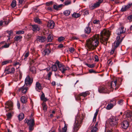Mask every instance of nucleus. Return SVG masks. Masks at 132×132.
Segmentation results:
<instances>
[{
    "label": "nucleus",
    "mask_w": 132,
    "mask_h": 132,
    "mask_svg": "<svg viewBox=\"0 0 132 132\" xmlns=\"http://www.w3.org/2000/svg\"><path fill=\"white\" fill-rule=\"evenodd\" d=\"M90 130L91 132H95L97 130V127L94 126H92L90 128Z\"/></svg>",
    "instance_id": "nucleus-29"
},
{
    "label": "nucleus",
    "mask_w": 132,
    "mask_h": 132,
    "mask_svg": "<svg viewBox=\"0 0 132 132\" xmlns=\"http://www.w3.org/2000/svg\"><path fill=\"white\" fill-rule=\"evenodd\" d=\"M15 71V69L13 67L7 68L5 70L4 73L8 74H13Z\"/></svg>",
    "instance_id": "nucleus-11"
},
{
    "label": "nucleus",
    "mask_w": 132,
    "mask_h": 132,
    "mask_svg": "<svg viewBox=\"0 0 132 132\" xmlns=\"http://www.w3.org/2000/svg\"><path fill=\"white\" fill-rule=\"evenodd\" d=\"M34 125H28L29 126V129L30 131H32L33 129V126Z\"/></svg>",
    "instance_id": "nucleus-46"
},
{
    "label": "nucleus",
    "mask_w": 132,
    "mask_h": 132,
    "mask_svg": "<svg viewBox=\"0 0 132 132\" xmlns=\"http://www.w3.org/2000/svg\"><path fill=\"white\" fill-rule=\"evenodd\" d=\"M118 119L116 117H113L110 118L109 120V124L111 126H114L117 124Z\"/></svg>",
    "instance_id": "nucleus-6"
},
{
    "label": "nucleus",
    "mask_w": 132,
    "mask_h": 132,
    "mask_svg": "<svg viewBox=\"0 0 132 132\" xmlns=\"http://www.w3.org/2000/svg\"><path fill=\"white\" fill-rule=\"evenodd\" d=\"M42 105L44 111V112L46 111L47 109V107L46 104L44 102H43L42 104Z\"/></svg>",
    "instance_id": "nucleus-40"
},
{
    "label": "nucleus",
    "mask_w": 132,
    "mask_h": 132,
    "mask_svg": "<svg viewBox=\"0 0 132 132\" xmlns=\"http://www.w3.org/2000/svg\"><path fill=\"white\" fill-rule=\"evenodd\" d=\"M42 89V87L40 84L38 82H37L36 84L35 89L38 91H40Z\"/></svg>",
    "instance_id": "nucleus-20"
},
{
    "label": "nucleus",
    "mask_w": 132,
    "mask_h": 132,
    "mask_svg": "<svg viewBox=\"0 0 132 132\" xmlns=\"http://www.w3.org/2000/svg\"><path fill=\"white\" fill-rule=\"evenodd\" d=\"M80 16V15L79 13H73L72 14V16L75 18H77Z\"/></svg>",
    "instance_id": "nucleus-39"
},
{
    "label": "nucleus",
    "mask_w": 132,
    "mask_h": 132,
    "mask_svg": "<svg viewBox=\"0 0 132 132\" xmlns=\"http://www.w3.org/2000/svg\"><path fill=\"white\" fill-rule=\"evenodd\" d=\"M85 31L86 33L89 34L91 31L90 28L89 26L87 27L85 29Z\"/></svg>",
    "instance_id": "nucleus-27"
},
{
    "label": "nucleus",
    "mask_w": 132,
    "mask_h": 132,
    "mask_svg": "<svg viewBox=\"0 0 132 132\" xmlns=\"http://www.w3.org/2000/svg\"><path fill=\"white\" fill-rule=\"evenodd\" d=\"M75 49L73 47H71L69 49V51L71 52H73L74 51Z\"/></svg>",
    "instance_id": "nucleus-59"
},
{
    "label": "nucleus",
    "mask_w": 132,
    "mask_h": 132,
    "mask_svg": "<svg viewBox=\"0 0 132 132\" xmlns=\"http://www.w3.org/2000/svg\"><path fill=\"white\" fill-rule=\"evenodd\" d=\"M9 61H4L2 62V65H4L5 64H7L9 63Z\"/></svg>",
    "instance_id": "nucleus-48"
},
{
    "label": "nucleus",
    "mask_w": 132,
    "mask_h": 132,
    "mask_svg": "<svg viewBox=\"0 0 132 132\" xmlns=\"http://www.w3.org/2000/svg\"><path fill=\"white\" fill-rule=\"evenodd\" d=\"M88 14V11H86L84 12V15H87Z\"/></svg>",
    "instance_id": "nucleus-62"
},
{
    "label": "nucleus",
    "mask_w": 132,
    "mask_h": 132,
    "mask_svg": "<svg viewBox=\"0 0 132 132\" xmlns=\"http://www.w3.org/2000/svg\"><path fill=\"white\" fill-rule=\"evenodd\" d=\"M89 93L88 91H86L85 92H83L80 93L79 95H77V97H76V99L77 100H80V96H82L84 97H85L87 95H89Z\"/></svg>",
    "instance_id": "nucleus-14"
},
{
    "label": "nucleus",
    "mask_w": 132,
    "mask_h": 132,
    "mask_svg": "<svg viewBox=\"0 0 132 132\" xmlns=\"http://www.w3.org/2000/svg\"><path fill=\"white\" fill-rule=\"evenodd\" d=\"M124 115H125L126 118L129 121H131L132 120V111L127 110L124 113Z\"/></svg>",
    "instance_id": "nucleus-8"
},
{
    "label": "nucleus",
    "mask_w": 132,
    "mask_h": 132,
    "mask_svg": "<svg viewBox=\"0 0 132 132\" xmlns=\"http://www.w3.org/2000/svg\"><path fill=\"white\" fill-rule=\"evenodd\" d=\"M96 117H94L93 119V121L94 122H95L96 121Z\"/></svg>",
    "instance_id": "nucleus-63"
},
{
    "label": "nucleus",
    "mask_w": 132,
    "mask_h": 132,
    "mask_svg": "<svg viewBox=\"0 0 132 132\" xmlns=\"http://www.w3.org/2000/svg\"><path fill=\"white\" fill-rule=\"evenodd\" d=\"M46 40L45 37L43 36H37V37L36 40L37 43H43Z\"/></svg>",
    "instance_id": "nucleus-16"
},
{
    "label": "nucleus",
    "mask_w": 132,
    "mask_h": 132,
    "mask_svg": "<svg viewBox=\"0 0 132 132\" xmlns=\"http://www.w3.org/2000/svg\"><path fill=\"white\" fill-rule=\"evenodd\" d=\"M22 38V37L21 36H16L14 38V40L15 41H17L20 40Z\"/></svg>",
    "instance_id": "nucleus-33"
},
{
    "label": "nucleus",
    "mask_w": 132,
    "mask_h": 132,
    "mask_svg": "<svg viewBox=\"0 0 132 132\" xmlns=\"http://www.w3.org/2000/svg\"><path fill=\"white\" fill-rule=\"evenodd\" d=\"M7 33L10 36L11 34L12 33H13V31L12 30L10 31H7Z\"/></svg>",
    "instance_id": "nucleus-55"
},
{
    "label": "nucleus",
    "mask_w": 132,
    "mask_h": 132,
    "mask_svg": "<svg viewBox=\"0 0 132 132\" xmlns=\"http://www.w3.org/2000/svg\"><path fill=\"white\" fill-rule=\"evenodd\" d=\"M52 74V73L51 72H49L47 74V77L48 78H49L50 77L51 75Z\"/></svg>",
    "instance_id": "nucleus-57"
},
{
    "label": "nucleus",
    "mask_w": 132,
    "mask_h": 132,
    "mask_svg": "<svg viewBox=\"0 0 132 132\" xmlns=\"http://www.w3.org/2000/svg\"><path fill=\"white\" fill-rule=\"evenodd\" d=\"M55 23L54 21L52 20L49 21L48 24L47 26L50 28H53L54 26Z\"/></svg>",
    "instance_id": "nucleus-19"
},
{
    "label": "nucleus",
    "mask_w": 132,
    "mask_h": 132,
    "mask_svg": "<svg viewBox=\"0 0 132 132\" xmlns=\"http://www.w3.org/2000/svg\"><path fill=\"white\" fill-rule=\"evenodd\" d=\"M63 5L62 4H60L58 6L56 5H54L53 6L54 8L56 10H58L59 9L62 7V6Z\"/></svg>",
    "instance_id": "nucleus-32"
},
{
    "label": "nucleus",
    "mask_w": 132,
    "mask_h": 132,
    "mask_svg": "<svg viewBox=\"0 0 132 132\" xmlns=\"http://www.w3.org/2000/svg\"><path fill=\"white\" fill-rule=\"evenodd\" d=\"M65 39V38L64 37L61 36L58 38V40L59 42H60L64 40Z\"/></svg>",
    "instance_id": "nucleus-43"
},
{
    "label": "nucleus",
    "mask_w": 132,
    "mask_h": 132,
    "mask_svg": "<svg viewBox=\"0 0 132 132\" xmlns=\"http://www.w3.org/2000/svg\"><path fill=\"white\" fill-rule=\"evenodd\" d=\"M64 126L63 128H62V130L61 131L60 129H59V132H66L67 130V125L65 123V121H64Z\"/></svg>",
    "instance_id": "nucleus-22"
},
{
    "label": "nucleus",
    "mask_w": 132,
    "mask_h": 132,
    "mask_svg": "<svg viewBox=\"0 0 132 132\" xmlns=\"http://www.w3.org/2000/svg\"><path fill=\"white\" fill-rule=\"evenodd\" d=\"M64 14L66 16H68L70 14V12L69 10H66L64 12Z\"/></svg>",
    "instance_id": "nucleus-42"
},
{
    "label": "nucleus",
    "mask_w": 132,
    "mask_h": 132,
    "mask_svg": "<svg viewBox=\"0 0 132 132\" xmlns=\"http://www.w3.org/2000/svg\"><path fill=\"white\" fill-rule=\"evenodd\" d=\"M129 124L127 121H123L121 123V126L122 127L125 129H127L129 126Z\"/></svg>",
    "instance_id": "nucleus-18"
},
{
    "label": "nucleus",
    "mask_w": 132,
    "mask_h": 132,
    "mask_svg": "<svg viewBox=\"0 0 132 132\" xmlns=\"http://www.w3.org/2000/svg\"><path fill=\"white\" fill-rule=\"evenodd\" d=\"M29 54V52H25L24 53V57H25V58H24V59H25V58H26L28 57Z\"/></svg>",
    "instance_id": "nucleus-45"
},
{
    "label": "nucleus",
    "mask_w": 132,
    "mask_h": 132,
    "mask_svg": "<svg viewBox=\"0 0 132 132\" xmlns=\"http://www.w3.org/2000/svg\"><path fill=\"white\" fill-rule=\"evenodd\" d=\"M50 52L51 51L49 49H46L44 50L43 53L44 55H48L50 53Z\"/></svg>",
    "instance_id": "nucleus-26"
},
{
    "label": "nucleus",
    "mask_w": 132,
    "mask_h": 132,
    "mask_svg": "<svg viewBox=\"0 0 132 132\" xmlns=\"http://www.w3.org/2000/svg\"><path fill=\"white\" fill-rule=\"evenodd\" d=\"M27 98L24 96H22L21 98V102L23 103H25L27 102Z\"/></svg>",
    "instance_id": "nucleus-24"
},
{
    "label": "nucleus",
    "mask_w": 132,
    "mask_h": 132,
    "mask_svg": "<svg viewBox=\"0 0 132 132\" xmlns=\"http://www.w3.org/2000/svg\"><path fill=\"white\" fill-rule=\"evenodd\" d=\"M28 89V88L25 85L21 87L19 89V92L23 94L25 93Z\"/></svg>",
    "instance_id": "nucleus-15"
},
{
    "label": "nucleus",
    "mask_w": 132,
    "mask_h": 132,
    "mask_svg": "<svg viewBox=\"0 0 132 132\" xmlns=\"http://www.w3.org/2000/svg\"><path fill=\"white\" fill-rule=\"evenodd\" d=\"M126 31V29L125 28H124V27H121L120 28H119L116 31V33L117 35H118V36H117V37H120V36H119V35H120L121 34H123L125 33ZM125 35H124L123 36H121V38L122 39H121L122 40L123 39V38L125 37ZM121 40L120 39V41Z\"/></svg>",
    "instance_id": "nucleus-5"
},
{
    "label": "nucleus",
    "mask_w": 132,
    "mask_h": 132,
    "mask_svg": "<svg viewBox=\"0 0 132 132\" xmlns=\"http://www.w3.org/2000/svg\"><path fill=\"white\" fill-rule=\"evenodd\" d=\"M53 38V37L52 35L50 34L49 35L47 38L48 41L49 42H51Z\"/></svg>",
    "instance_id": "nucleus-34"
},
{
    "label": "nucleus",
    "mask_w": 132,
    "mask_h": 132,
    "mask_svg": "<svg viewBox=\"0 0 132 132\" xmlns=\"http://www.w3.org/2000/svg\"><path fill=\"white\" fill-rule=\"evenodd\" d=\"M93 23L96 24H97L96 26L97 27H99L100 26V22L99 21V20H94L93 21Z\"/></svg>",
    "instance_id": "nucleus-41"
},
{
    "label": "nucleus",
    "mask_w": 132,
    "mask_h": 132,
    "mask_svg": "<svg viewBox=\"0 0 132 132\" xmlns=\"http://www.w3.org/2000/svg\"><path fill=\"white\" fill-rule=\"evenodd\" d=\"M41 99L42 100L45 101H46L48 100L45 97V95L44 93H43L42 94L41 97Z\"/></svg>",
    "instance_id": "nucleus-38"
},
{
    "label": "nucleus",
    "mask_w": 132,
    "mask_h": 132,
    "mask_svg": "<svg viewBox=\"0 0 132 132\" xmlns=\"http://www.w3.org/2000/svg\"><path fill=\"white\" fill-rule=\"evenodd\" d=\"M55 63L57 65L59 70L62 73H64L65 71L69 69L68 67L65 66L58 60L56 61Z\"/></svg>",
    "instance_id": "nucleus-3"
},
{
    "label": "nucleus",
    "mask_w": 132,
    "mask_h": 132,
    "mask_svg": "<svg viewBox=\"0 0 132 132\" xmlns=\"http://www.w3.org/2000/svg\"><path fill=\"white\" fill-rule=\"evenodd\" d=\"M32 78H30L29 76H27L25 80V84L26 85H30L32 83Z\"/></svg>",
    "instance_id": "nucleus-10"
},
{
    "label": "nucleus",
    "mask_w": 132,
    "mask_h": 132,
    "mask_svg": "<svg viewBox=\"0 0 132 132\" xmlns=\"http://www.w3.org/2000/svg\"><path fill=\"white\" fill-rule=\"evenodd\" d=\"M10 45V44H6V43L5 44H4V45L2 46L1 48L2 49L3 48H7Z\"/></svg>",
    "instance_id": "nucleus-44"
},
{
    "label": "nucleus",
    "mask_w": 132,
    "mask_h": 132,
    "mask_svg": "<svg viewBox=\"0 0 132 132\" xmlns=\"http://www.w3.org/2000/svg\"><path fill=\"white\" fill-rule=\"evenodd\" d=\"M16 34L17 35H20L23 34L24 31L23 30H19L18 31H16Z\"/></svg>",
    "instance_id": "nucleus-37"
},
{
    "label": "nucleus",
    "mask_w": 132,
    "mask_h": 132,
    "mask_svg": "<svg viewBox=\"0 0 132 132\" xmlns=\"http://www.w3.org/2000/svg\"><path fill=\"white\" fill-rule=\"evenodd\" d=\"M99 112V110L98 109H96V112L94 114V117H96L97 116L98 113Z\"/></svg>",
    "instance_id": "nucleus-52"
},
{
    "label": "nucleus",
    "mask_w": 132,
    "mask_h": 132,
    "mask_svg": "<svg viewBox=\"0 0 132 132\" xmlns=\"http://www.w3.org/2000/svg\"><path fill=\"white\" fill-rule=\"evenodd\" d=\"M19 63L18 62H14L13 64V65L14 66H16L18 65H19Z\"/></svg>",
    "instance_id": "nucleus-60"
},
{
    "label": "nucleus",
    "mask_w": 132,
    "mask_h": 132,
    "mask_svg": "<svg viewBox=\"0 0 132 132\" xmlns=\"http://www.w3.org/2000/svg\"><path fill=\"white\" fill-rule=\"evenodd\" d=\"M17 106L18 108L19 109L20 108V104L19 103L18 101V102L17 103Z\"/></svg>",
    "instance_id": "nucleus-61"
},
{
    "label": "nucleus",
    "mask_w": 132,
    "mask_h": 132,
    "mask_svg": "<svg viewBox=\"0 0 132 132\" xmlns=\"http://www.w3.org/2000/svg\"><path fill=\"white\" fill-rule=\"evenodd\" d=\"M110 35V31L109 30L104 29L101 32L100 38L99 35H96L87 41L86 44L87 48L90 50L95 49L98 45L99 39L101 43L106 45Z\"/></svg>",
    "instance_id": "nucleus-1"
},
{
    "label": "nucleus",
    "mask_w": 132,
    "mask_h": 132,
    "mask_svg": "<svg viewBox=\"0 0 132 132\" xmlns=\"http://www.w3.org/2000/svg\"><path fill=\"white\" fill-rule=\"evenodd\" d=\"M89 72L90 73H96L97 72L93 70V69H90L89 70Z\"/></svg>",
    "instance_id": "nucleus-49"
},
{
    "label": "nucleus",
    "mask_w": 132,
    "mask_h": 132,
    "mask_svg": "<svg viewBox=\"0 0 132 132\" xmlns=\"http://www.w3.org/2000/svg\"><path fill=\"white\" fill-rule=\"evenodd\" d=\"M30 71L33 73H36V70L35 68L34 67H31L30 68Z\"/></svg>",
    "instance_id": "nucleus-36"
},
{
    "label": "nucleus",
    "mask_w": 132,
    "mask_h": 132,
    "mask_svg": "<svg viewBox=\"0 0 132 132\" xmlns=\"http://www.w3.org/2000/svg\"><path fill=\"white\" fill-rule=\"evenodd\" d=\"M71 3V2L70 1H65L64 3L65 5H67L70 4Z\"/></svg>",
    "instance_id": "nucleus-51"
},
{
    "label": "nucleus",
    "mask_w": 132,
    "mask_h": 132,
    "mask_svg": "<svg viewBox=\"0 0 132 132\" xmlns=\"http://www.w3.org/2000/svg\"><path fill=\"white\" fill-rule=\"evenodd\" d=\"M88 66L90 68H92L94 67L95 65L94 64H89L88 65Z\"/></svg>",
    "instance_id": "nucleus-54"
},
{
    "label": "nucleus",
    "mask_w": 132,
    "mask_h": 132,
    "mask_svg": "<svg viewBox=\"0 0 132 132\" xmlns=\"http://www.w3.org/2000/svg\"><path fill=\"white\" fill-rule=\"evenodd\" d=\"M132 5V3H130L127 5H124L122 6L121 10L122 12L125 11L128 9L130 8Z\"/></svg>",
    "instance_id": "nucleus-12"
},
{
    "label": "nucleus",
    "mask_w": 132,
    "mask_h": 132,
    "mask_svg": "<svg viewBox=\"0 0 132 132\" xmlns=\"http://www.w3.org/2000/svg\"><path fill=\"white\" fill-rule=\"evenodd\" d=\"M24 122L27 123L28 125H34V121L32 118L30 119H25Z\"/></svg>",
    "instance_id": "nucleus-17"
},
{
    "label": "nucleus",
    "mask_w": 132,
    "mask_h": 132,
    "mask_svg": "<svg viewBox=\"0 0 132 132\" xmlns=\"http://www.w3.org/2000/svg\"><path fill=\"white\" fill-rule=\"evenodd\" d=\"M5 108L7 110H12L13 108V104L12 102L11 101H9L5 103Z\"/></svg>",
    "instance_id": "nucleus-9"
},
{
    "label": "nucleus",
    "mask_w": 132,
    "mask_h": 132,
    "mask_svg": "<svg viewBox=\"0 0 132 132\" xmlns=\"http://www.w3.org/2000/svg\"><path fill=\"white\" fill-rule=\"evenodd\" d=\"M46 5L47 6H48L50 4H53V2L52 1H50L49 2H47L46 3Z\"/></svg>",
    "instance_id": "nucleus-50"
},
{
    "label": "nucleus",
    "mask_w": 132,
    "mask_h": 132,
    "mask_svg": "<svg viewBox=\"0 0 132 132\" xmlns=\"http://www.w3.org/2000/svg\"><path fill=\"white\" fill-rule=\"evenodd\" d=\"M94 58L95 59V61H98V57L97 55H95V56Z\"/></svg>",
    "instance_id": "nucleus-58"
},
{
    "label": "nucleus",
    "mask_w": 132,
    "mask_h": 132,
    "mask_svg": "<svg viewBox=\"0 0 132 132\" xmlns=\"http://www.w3.org/2000/svg\"><path fill=\"white\" fill-rule=\"evenodd\" d=\"M6 116L8 119H10L12 117V114L10 113L6 114Z\"/></svg>",
    "instance_id": "nucleus-47"
},
{
    "label": "nucleus",
    "mask_w": 132,
    "mask_h": 132,
    "mask_svg": "<svg viewBox=\"0 0 132 132\" xmlns=\"http://www.w3.org/2000/svg\"><path fill=\"white\" fill-rule=\"evenodd\" d=\"M16 2L15 0H13L11 4V5L12 8H14L16 6Z\"/></svg>",
    "instance_id": "nucleus-35"
},
{
    "label": "nucleus",
    "mask_w": 132,
    "mask_h": 132,
    "mask_svg": "<svg viewBox=\"0 0 132 132\" xmlns=\"http://www.w3.org/2000/svg\"><path fill=\"white\" fill-rule=\"evenodd\" d=\"M32 30L34 31H39L40 29V27L39 26L36 25L34 24L32 25Z\"/></svg>",
    "instance_id": "nucleus-21"
},
{
    "label": "nucleus",
    "mask_w": 132,
    "mask_h": 132,
    "mask_svg": "<svg viewBox=\"0 0 132 132\" xmlns=\"http://www.w3.org/2000/svg\"><path fill=\"white\" fill-rule=\"evenodd\" d=\"M24 117V115L23 113H20L18 116V117L19 120H22L23 118Z\"/></svg>",
    "instance_id": "nucleus-31"
},
{
    "label": "nucleus",
    "mask_w": 132,
    "mask_h": 132,
    "mask_svg": "<svg viewBox=\"0 0 132 132\" xmlns=\"http://www.w3.org/2000/svg\"><path fill=\"white\" fill-rule=\"evenodd\" d=\"M128 19L130 21H132V15L128 16Z\"/></svg>",
    "instance_id": "nucleus-56"
},
{
    "label": "nucleus",
    "mask_w": 132,
    "mask_h": 132,
    "mask_svg": "<svg viewBox=\"0 0 132 132\" xmlns=\"http://www.w3.org/2000/svg\"><path fill=\"white\" fill-rule=\"evenodd\" d=\"M117 82V81L116 80L111 81V87L113 88V87H115L116 85Z\"/></svg>",
    "instance_id": "nucleus-28"
},
{
    "label": "nucleus",
    "mask_w": 132,
    "mask_h": 132,
    "mask_svg": "<svg viewBox=\"0 0 132 132\" xmlns=\"http://www.w3.org/2000/svg\"><path fill=\"white\" fill-rule=\"evenodd\" d=\"M103 1V0H98V1L96 3L90 5H89V8L91 9H93L99 7Z\"/></svg>",
    "instance_id": "nucleus-7"
},
{
    "label": "nucleus",
    "mask_w": 132,
    "mask_h": 132,
    "mask_svg": "<svg viewBox=\"0 0 132 132\" xmlns=\"http://www.w3.org/2000/svg\"><path fill=\"white\" fill-rule=\"evenodd\" d=\"M52 70V71H56L57 69V68L55 64L52 65L51 67Z\"/></svg>",
    "instance_id": "nucleus-30"
},
{
    "label": "nucleus",
    "mask_w": 132,
    "mask_h": 132,
    "mask_svg": "<svg viewBox=\"0 0 132 132\" xmlns=\"http://www.w3.org/2000/svg\"><path fill=\"white\" fill-rule=\"evenodd\" d=\"M34 21L36 22L39 24H41L42 23V22L37 17H36L34 18Z\"/></svg>",
    "instance_id": "nucleus-25"
},
{
    "label": "nucleus",
    "mask_w": 132,
    "mask_h": 132,
    "mask_svg": "<svg viewBox=\"0 0 132 132\" xmlns=\"http://www.w3.org/2000/svg\"><path fill=\"white\" fill-rule=\"evenodd\" d=\"M123 101L122 100H120L118 101V104L121 105L123 104Z\"/></svg>",
    "instance_id": "nucleus-53"
},
{
    "label": "nucleus",
    "mask_w": 132,
    "mask_h": 132,
    "mask_svg": "<svg viewBox=\"0 0 132 132\" xmlns=\"http://www.w3.org/2000/svg\"><path fill=\"white\" fill-rule=\"evenodd\" d=\"M84 118L82 114L81 115L78 114L76 117L75 123L73 127V132H76L78 129L80 124L82 123Z\"/></svg>",
    "instance_id": "nucleus-2"
},
{
    "label": "nucleus",
    "mask_w": 132,
    "mask_h": 132,
    "mask_svg": "<svg viewBox=\"0 0 132 132\" xmlns=\"http://www.w3.org/2000/svg\"><path fill=\"white\" fill-rule=\"evenodd\" d=\"M107 90V89L104 86L100 87L98 89V92L100 93H108L109 92Z\"/></svg>",
    "instance_id": "nucleus-13"
},
{
    "label": "nucleus",
    "mask_w": 132,
    "mask_h": 132,
    "mask_svg": "<svg viewBox=\"0 0 132 132\" xmlns=\"http://www.w3.org/2000/svg\"><path fill=\"white\" fill-rule=\"evenodd\" d=\"M120 37H117L116 38L117 41L116 42H115L114 43V46L113 47H112L110 52V54H112L114 53V52L115 49L118 46L120 43L121 42L122 40L121 39L120 41Z\"/></svg>",
    "instance_id": "nucleus-4"
},
{
    "label": "nucleus",
    "mask_w": 132,
    "mask_h": 132,
    "mask_svg": "<svg viewBox=\"0 0 132 132\" xmlns=\"http://www.w3.org/2000/svg\"><path fill=\"white\" fill-rule=\"evenodd\" d=\"M116 105V104L114 103V104H112L110 103L105 108L106 109L108 110H109L113 108L114 105Z\"/></svg>",
    "instance_id": "nucleus-23"
},
{
    "label": "nucleus",
    "mask_w": 132,
    "mask_h": 132,
    "mask_svg": "<svg viewBox=\"0 0 132 132\" xmlns=\"http://www.w3.org/2000/svg\"><path fill=\"white\" fill-rule=\"evenodd\" d=\"M63 46V45L61 44H59L58 46V47L60 48L62 47Z\"/></svg>",
    "instance_id": "nucleus-64"
}]
</instances>
